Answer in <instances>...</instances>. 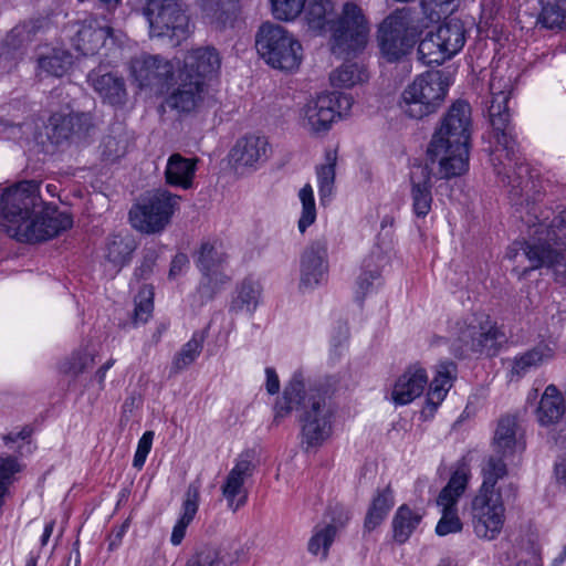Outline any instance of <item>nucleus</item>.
I'll return each instance as SVG.
<instances>
[{
  "instance_id": "f257e3e1",
  "label": "nucleus",
  "mask_w": 566,
  "mask_h": 566,
  "mask_svg": "<svg viewBox=\"0 0 566 566\" xmlns=\"http://www.w3.org/2000/svg\"><path fill=\"white\" fill-rule=\"evenodd\" d=\"M0 222L15 240L36 243L60 235L73 226L70 213L46 205L35 181H22L0 196Z\"/></svg>"
},
{
  "instance_id": "f03ea898",
  "label": "nucleus",
  "mask_w": 566,
  "mask_h": 566,
  "mask_svg": "<svg viewBox=\"0 0 566 566\" xmlns=\"http://www.w3.org/2000/svg\"><path fill=\"white\" fill-rule=\"evenodd\" d=\"M512 90V76H505L500 70L494 71L490 81L492 99L489 116L497 147L491 160L496 176L504 186L510 187V195L514 200L528 191L532 181L530 168L517 150L516 135L510 123L507 102Z\"/></svg>"
},
{
  "instance_id": "7ed1b4c3",
  "label": "nucleus",
  "mask_w": 566,
  "mask_h": 566,
  "mask_svg": "<svg viewBox=\"0 0 566 566\" xmlns=\"http://www.w3.org/2000/svg\"><path fill=\"white\" fill-rule=\"evenodd\" d=\"M303 11L310 30L319 35L329 33L328 43L333 54L345 57L366 48L369 22L355 2H345L338 14L335 0H306Z\"/></svg>"
},
{
  "instance_id": "20e7f679",
  "label": "nucleus",
  "mask_w": 566,
  "mask_h": 566,
  "mask_svg": "<svg viewBox=\"0 0 566 566\" xmlns=\"http://www.w3.org/2000/svg\"><path fill=\"white\" fill-rule=\"evenodd\" d=\"M300 409L302 443L307 449L322 446L332 434L333 408L325 391L307 387L304 374L297 370L286 385L283 397L275 405V419Z\"/></svg>"
},
{
  "instance_id": "39448f33",
  "label": "nucleus",
  "mask_w": 566,
  "mask_h": 566,
  "mask_svg": "<svg viewBox=\"0 0 566 566\" xmlns=\"http://www.w3.org/2000/svg\"><path fill=\"white\" fill-rule=\"evenodd\" d=\"M452 83V76L447 71L423 72L402 90L398 102L399 108L412 119L428 117L442 107Z\"/></svg>"
},
{
  "instance_id": "423d86ee",
  "label": "nucleus",
  "mask_w": 566,
  "mask_h": 566,
  "mask_svg": "<svg viewBox=\"0 0 566 566\" xmlns=\"http://www.w3.org/2000/svg\"><path fill=\"white\" fill-rule=\"evenodd\" d=\"M428 23L407 8L398 9L379 25L377 41L381 54L389 61H398L407 55L417 38Z\"/></svg>"
},
{
  "instance_id": "0eeeda50",
  "label": "nucleus",
  "mask_w": 566,
  "mask_h": 566,
  "mask_svg": "<svg viewBox=\"0 0 566 566\" xmlns=\"http://www.w3.org/2000/svg\"><path fill=\"white\" fill-rule=\"evenodd\" d=\"M255 46L261 59L276 70L293 72L303 60V48L298 39L279 24H262L256 34Z\"/></svg>"
},
{
  "instance_id": "6e6552de",
  "label": "nucleus",
  "mask_w": 566,
  "mask_h": 566,
  "mask_svg": "<svg viewBox=\"0 0 566 566\" xmlns=\"http://www.w3.org/2000/svg\"><path fill=\"white\" fill-rule=\"evenodd\" d=\"M502 336L496 324L484 313H472L451 324L448 340L455 355L468 352L488 353L495 350Z\"/></svg>"
},
{
  "instance_id": "1a4fd4ad",
  "label": "nucleus",
  "mask_w": 566,
  "mask_h": 566,
  "mask_svg": "<svg viewBox=\"0 0 566 566\" xmlns=\"http://www.w3.org/2000/svg\"><path fill=\"white\" fill-rule=\"evenodd\" d=\"M353 104L354 98L349 94L319 93L300 108L298 123L311 134L326 133L337 118L349 114Z\"/></svg>"
},
{
  "instance_id": "9d476101",
  "label": "nucleus",
  "mask_w": 566,
  "mask_h": 566,
  "mask_svg": "<svg viewBox=\"0 0 566 566\" xmlns=\"http://www.w3.org/2000/svg\"><path fill=\"white\" fill-rule=\"evenodd\" d=\"M465 29L460 20L451 19L430 31L418 45L419 60L426 65H440L457 55L465 44Z\"/></svg>"
},
{
  "instance_id": "9b49d317",
  "label": "nucleus",
  "mask_w": 566,
  "mask_h": 566,
  "mask_svg": "<svg viewBox=\"0 0 566 566\" xmlns=\"http://www.w3.org/2000/svg\"><path fill=\"white\" fill-rule=\"evenodd\" d=\"M144 15L151 38L180 43L188 34L189 20L179 0H145Z\"/></svg>"
},
{
  "instance_id": "f8f14e48",
  "label": "nucleus",
  "mask_w": 566,
  "mask_h": 566,
  "mask_svg": "<svg viewBox=\"0 0 566 566\" xmlns=\"http://www.w3.org/2000/svg\"><path fill=\"white\" fill-rule=\"evenodd\" d=\"M180 197L167 190H156L140 200L129 211L133 227L145 233L161 231L170 221Z\"/></svg>"
},
{
  "instance_id": "ddd939ff",
  "label": "nucleus",
  "mask_w": 566,
  "mask_h": 566,
  "mask_svg": "<svg viewBox=\"0 0 566 566\" xmlns=\"http://www.w3.org/2000/svg\"><path fill=\"white\" fill-rule=\"evenodd\" d=\"M503 495L475 493L470 500L468 514L472 532L481 541H494L506 521Z\"/></svg>"
},
{
  "instance_id": "4468645a",
  "label": "nucleus",
  "mask_w": 566,
  "mask_h": 566,
  "mask_svg": "<svg viewBox=\"0 0 566 566\" xmlns=\"http://www.w3.org/2000/svg\"><path fill=\"white\" fill-rule=\"evenodd\" d=\"M428 157L440 179H452L469 170V144L431 138Z\"/></svg>"
},
{
  "instance_id": "2eb2a0df",
  "label": "nucleus",
  "mask_w": 566,
  "mask_h": 566,
  "mask_svg": "<svg viewBox=\"0 0 566 566\" xmlns=\"http://www.w3.org/2000/svg\"><path fill=\"white\" fill-rule=\"evenodd\" d=\"M271 145L263 135L248 134L240 137L229 153V161L240 174L255 171L270 157Z\"/></svg>"
},
{
  "instance_id": "dca6fc26",
  "label": "nucleus",
  "mask_w": 566,
  "mask_h": 566,
  "mask_svg": "<svg viewBox=\"0 0 566 566\" xmlns=\"http://www.w3.org/2000/svg\"><path fill=\"white\" fill-rule=\"evenodd\" d=\"M253 470L251 457L248 453L240 454L224 478L221 492L231 511L235 512L245 505L249 493L245 483L252 476Z\"/></svg>"
},
{
  "instance_id": "f3484780",
  "label": "nucleus",
  "mask_w": 566,
  "mask_h": 566,
  "mask_svg": "<svg viewBox=\"0 0 566 566\" xmlns=\"http://www.w3.org/2000/svg\"><path fill=\"white\" fill-rule=\"evenodd\" d=\"M471 126V107L469 103L460 99L448 108L432 138L469 144Z\"/></svg>"
},
{
  "instance_id": "a211bd4d",
  "label": "nucleus",
  "mask_w": 566,
  "mask_h": 566,
  "mask_svg": "<svg viewBox=\"0 0 566 566\" xmlns=\"http://www.w3.org/2000/svg\"><path fill=\"white\" fill-rule=\"evenodd\" d=\"M90 113H54L46 125V135L54 144L72 138H84L93 128Z\"/></svg>"
},
{
  "instance_id": "6ab92c4d",
  "label": "nucleus",
  "mask_w": 566,
  "mask_h": 566,
  "mask_svg": "<svg viewBox=\"0 0 566 566\" xmlns=\"http://www.w3.org/2000/svg\"><path fill=\"white\" fill-rule=\"evenodd\" d=\"M531 269H552L555 281L566 285V248L564 243H530L525 251Z\"/></svg>"
},
{
  "instance_id": "aec40b11",
  "label": "nucleus",
  "mask_w": 566,
  "mask_h": 566,
  "mask_svg": "<svg viewBox=\"0 0 566 566\" xmlns=\"http://www.w3.org/2000/svg\"><path fill=\"white\" fill-rule=\"evenodd\" d=\"M327 244L324 241H315L302 254L300 287L302 290L317 287L327 280Z\"/></svg>"
},
{
  "instance_id": "412c9836",
  "label": "nucleus",
  "mask_w": 566,
  "mask_h": 566,
  "mask_svg": "<svg viewBox=\"0 0 566 566\" xmlns=\"http://www.w3.org/2000/svg\"><path fill=\"white\" fill-rule=\"evenodd\" d=\"M130 75L139 87L164 85L174 73L172 64L158 55H140L132 60Z\"/></svg>"
},
{
  "instance_id": "4be33fe9",
  "label": "nucleus",
  "mask_w": 566,
  "mask_h": 566,
  "mask_svg": "<svg viewBox=\"0 0 566 566\" xmlns=\"http://www.w3.org/2000/svg\"><path fill=\"white\" fill-rule=\"evenodd\" d=\"M221 67V59L216 49L206 46L189 51L184 59L179 74L186 80H206L216 76Z\"/></svg>"
},
{
  "instance_id": "5701e85b",
  "label": "nucleus",
  "mask_w": 566,
  "mask_h": 566,
  "mask_svg": "<svg viewBox=\"0 0 566 566\" xmlns=\"http://www.w3.org/2000/svg\"><path fill=\"white\" fill-rule=\"evenodd\" d=\"M409 195L411 209L417 218H426L433 205L432 169L428 166H417L410 171Z\"/></svg>"
},
{
  "instance_id": "b1692460",
  "label": "nucleus",
  "mask_w": 566,
  "mask_h": 566,
  "mask_svg": "<svg viewBox=\"0 0 566 566\" xmlns=\"http://www.w3.org/2000/svg\"><path fill=\"white\" fill-rule=\"evenodd\" d=\"M554 357V346L548 342H539L510 359L509 377L511 380H520L553 360Z\"/></svg>"
},
{
  "instance_id": "393cba45",
  "label": "nucleus",
  "mask_w": 566,
  "mask_h": 566,
  "mask_svg": "<svg viewBox=\"0 0 566 566\" xmlns=\"http://www.w3.org/2000/svg\"><path fill=\"white\" fill-rule=\"evenodd\" d=\"M428 384V375L418 364L409 366L396 380L390 400L396 406H405L420 397Z\"/></svg>"
},
{
  "instance_id": "a878e982",
  "label": "nucleus",
  "mask_w": 566,
  "mask_h": 566,
  "mask_svg": "<svg viewBox=\"0 0 566 566\" xmlns=\"http://www.w3.org/2000/svg\"><path fill=\"white\" fill-rule=\"evenodd\" d=\"M387 263L388 259L379 248H375L364 258L361 272L354 286V296L357 302L361 303L380 284L381 271Z\"/></svg>"
},
{
  "instance_id": "bb28decb",
  "label": "nucleus",
  "mask_w": 566,
  "mask_h": 566,
  "mask_svg": "<svg viewBox=\"0 0 566 566\" xmlns=\"http://www.w3.org/2000/svg\"><path fill=\"white\" fill-rule=\"evenodd\" d=\"M112 35V29L105 19H90L80 24L72 38L74 48L83 55H93Z\"/></svg>"
},
{
  "instance_id": "cd10ccee",
  "label": "nucleus",
  "mask_w": 566,
  "mask_h": 566,
  "mask_svg": "<svg viewBox=\"0 0 566 566\" xmlns=\"http://www.w3.org/2000/svg\"><path fill=\"white\" fill-rule=\"evenodd\" d=\"M493 449L502 458H511L524 451V434L514 417L499 420L493 436Z\"/></svg>"
},
{
  "instance_id": "c85d7f7f",
  "label": "nucleus",
  "mask_w": 566,
  "mask_h": 566,
  "mask_svg": "<svg viewBox=\"0 0 566 566\" xmlns=\"http://www.w3.org/2000/svg\"><path fill=\"white\" fill-rule=\"evenodd\" d=\"M180 83L167 97V105L179 113L197 111L203 103L205 84L199 80H186L179 74Z\"/></svg>"
},
{
  "instance_id": "c756f323",
  "label": "nucleus",
  "mask_w": 566,
  "mask_h": 566,
  "mask_svg": "<svg viewBox=\"0 0 566 566\" xmlns=\"http://www.w3.org/2000/svg\"><path fill=\"white\" fill-rule=\"evenodd\" d=\"M73 63L72 55L66 50L50 44L36 49L38 74L62 77Z\"/></svg>"
},
{
  "instance_id": "7c9ffc66",
  "label": "nucleus",
  "mask_w": 566,
  "mask_h": 566,
  "mask_svg": "<svg viewBox=\"0 0 566 566\" xmlns=\"http://www.w3.org/2000/svg\"><path fill=\"white\" fill-rule=\"evenodd\" d=\"M87 81L105 103L122 105L125 102L127 95L125 82L115 73L94 70L90 72Z\"/></svg>"
},
{
  "instance_id": "2f4dec72",
  "label": "nucleus",
  "mask_w": 566,
  "mask_h": 566,
  "mask_svg": "<svg viewBox=\"0 0 566 566\" xmlns=\"http://www.w3.org/2000/svg\"><path fill=\"white\" fill-rule=\"evenodd\" d=\"M263 286L254 279L247 277L240 282L230 303V312L252 316L262 303Z\"/></svg>"
},
{
  "instance_id": "473e14b6",
  "label": "nucleus",
  "mask_w": 566,
  "mask_h": 566,
  "mask_svg": "<svg viewBox=\"0 0 566 566\" xmlns=\"http://www.w3.org/2000/svg\"><path fill=\"white\" fill-rule=\"evenodd\" d=\"M197 163V158H186L180 154L171 155L167 160L165 169L167 184L182 189L191 188Z\"/></svg>"
},
{
  "instance_id": "72a5a7b5",
  "label": "nucleus",
  "mask_w": 566,
  "mask_h": 566,
  "mask_svg": "<svg viewBox=\"0 0 566 566\" xmlns=\"http://www.w3.org/2000/svg\"><path fill=\"white\" fill-rule=\"evenodd\" d=\"M472 478L470 465L464 462H458L450 475L447 485L440 491L437 497V504L453 505L457 504L464 494Z\"/></svg>"
},
{
  "instance_id": "f704fd0d",
  "label": "nucleus",
  "mask_w": 566,
  "mask_h": 566,
  "mask_svg": "<svg viewBox=\"0 0 566 566\" xmlns=\"http://www.w3.org/2000/svg\"><path fill=\"white\" fill-rule=\"evenodd\" d=\"M565 401L555 385H548L536 409V418L541 426H551L557 422L565 412Z\"/></svg>"
},
{
  "instance_id": "c9c22d12",
  "label": "nucleus",
  "mask_w": 566,
  "mask_h": 566,
  "mask_svg": "<svg viewBox=\"0 0 566 566\" xmlns=\"http://www.w3.org/2000/svg\"><path fill=\"white\" fill-rule=\"evenodd\" d=\"M199 507V486L190 484L187 488L185 500L182 502L180 516L177 520L170 536L174 546L181 544L186 535V530L193 521Z\"/></svg>"
},
{
  "instance_id": "e433bc0d",
  "label": "nucleus",
  "mask_w": 566,
  "mask_h": 566,
  "mask_svg": "<svg viewBox=\"0 0 566 566\" xmlns=\"http://www.w3.org/2000/svg\"><path fill=\"white\" fill-rule=\"evenodd\" d=\"M457 366L452 361H441L436 371V376L430 384L427 395V403L436 409L446 398L452 387L455 377Z\"/></svg>"
},
{
  "instance_id": "4c0bfd02",
  "label": "nucleus",
  "mask_w": 566,
  "mask_h": 566,
  "mask_svg": "<svg viewBox=\"0 0 566 566\" xmlns=\"http://www.w3.org/2000/svg\"><path fill=\"white\" fill-rule=\"evenodd\" d=\"M422 521V513L407 504L400 505L391 521L392 537L399 543H406Z\"/></svg>"
},
{
  "instance_id": "58836bf2",
  "label": "nucleus",
  "mask_w": 566,
  "mask_h": 566,
  "mask_svg": "<svg viewBox=\"0 0 566 566\" xmlns=\"http://www.w3.org/2000/svg\"><path fill=\"white\" fill-rule=\"evenodd\" d=\"M395 505V493L390 486L378 490L373 496L371 503L365 517V528L375 530L387 517Z\"/></svg>"
},
{
  "instance_id": "ea45409f",
  "label": "nucleus",
  "mask_w": 566,
  "mask_h": 566,
  "mask_svg": "<svg viewBox=\"0 0 566 566\" xmlns=\"http://www.w3.org/2000/svg\"><path fill=\"white\" fill-rule=\"evenodd\" d=\"M482 483L475 493L488 495H502V488L497 486L507 474V468L503 459L490 457L482 467Z\"/></svg>"
},
{
  "instance_id": "a19ab883",
  "label": "nucleus",
  "mask_w": 566,
  "mask_h": 566,
  "mask_svg": "<svg viewBox=\"0 0 566 566\" xmlns=\"http://www.w3.org/2000/svg\"><path fill=\"white\" fill-rule=\"evenodd\" d=\"M367 81V70L357 62H345L329 74L331 85L337 88H352Z\"/></svg>"
},
{
  "instance_id": "79ce46f5",
  "label": "nucleus",
  "mask_w": 566,
  "mask_h": 566,
  "mask_svg": "<svg viewBox=\"0 0 566 566\" xmlns=\"http://www.w3.org/2000/svg\"><path fill=\"white\" fill-rule=\"evenodd\" d=\"M97 355L98 349L95 345L80 347L62 363L61 370L66 375L77 376L95 365Z\"/></svg>"
},
{
  "instance_id": "37998d69",
  "label": "nucleus",
  "mask_w": 566,
  "mask_h": 566,
  "mask_svg": "<svg viewBox=\"0 0 566 566\" xmlns=\"http://www.w3.org/2000/svg\"><path fill=\"white\" fill-rule=\"evenodd\" d=\"M336 534L337 527L334 524L317 525L308 541V552L321 559H326Z\"/></svg>"
},
{
  "instance_id": "c03bdc74",
  "label": "nucleus",
  "mask_w": 566,
  "mask_h": 566,
  "mask_svg": "<svg viewBox=\"0 0 566 566\" xmlns=\"http://www.w3.org/2000/svg\"><path fill=\"white\" fill-rule=\"evenodd\" d=\"M105 259L113 265L119 269L126 264L130 253L134 250L133 241L128 237L113 235L106 243Z\"/></svg>"
},
{
  "instance_id": "a18cd8bd",
  "label": "nucleus",
  "mask_w": 566,
  "mask_h": 566,
  "mask_svg": "<svg viewBox=\"0 0 566 566\" xmlns=\"http://www.w3.org/2000/svg\"><path fill=\"white\" fill-rule=\"evenodd\" d=\"M538 20L548 29L566 28V0H542Z\"/></svg>"
},
{
  "instance_id": "49530a36",
  "label": "nucleus",
  "mask_w": 566,
  "mask_h": 566,
  "mask_svg": "<svg viewBox=\"0 0 566 566\" xmlns=\"http://www.w3.org/2000/svg\"><path fill=\"white\" fill-rule=\"evenodd\" d=\"M336 155L328 153L326 163L316 169L321 202L324 203L333 193L335 185Z\"/></svg>"
},
{
  "instance_id": "de8ad7c7",
  "label": "nucleus",
  "mask_w": 566,
  "mask_h": 566,
  "mask_svg": "<svg viewBox=\"0 0 566 566\" xmlns=\"http://www.w3.org/2000/svg\"><path fill=\"white\" fill-rule=\"evenodd\" d=\"M298 200L302 209L297 221V228L301 233H304L316 220V205L314 190L310 184L304 185L298 191Z\"/></svg>"
},
{
  "instance_id": "09e8293b",
  "label": "nucleus",
  "mask_w": 566,
  "mask_h": 566,
  "mask_svg": "<svg viewBox=\"0 0 566 566\" xmlns=\"http://www.w3.org/2000/svg\"><path fill=\"white\" fill-rule=\"evenodd\" d=\"M227 255L219 247L211 243H203L199 250L197 266L201 273H209L213 270H223Z\"/></svg>"
},
{
  "instance_id": "8fccbe9b",
  "label": "nucleus",
  "mask_w": 566,
  "mask_h": 566,
  "mask_svg": "<svg viewBox=\"0 0 566 566\" xmlns=\"http://www.w3.org/2000/svg\"><path fill=\"white\" fill-rule=\"evenodd\" d=\"M440 509L441 518L436 526V533L439 536L460 533L463 530V523L458 513V505L437 504Z\"/></svg>"
},
{
  "instance_id": "3c124183",
  "label": "nucleus",
  "mask_w": 566,
  "mask_h": 566,
  "mask_svg": "<svg viewBox=\"0 0 566 566\" xmlns=\"http://www.w3.org/2000/svg\"><path fill=\"white\" fill-rule=\"evenodd\" d=\"M201 274L202 277L197 290L201 301L211 300L230 280L224 270H213Z\"/></svg>"
},
{
  "instance_id": "603ef678",
  "label": "nucleus",
  "mask_w": 566,
  "mask_h": 566,
  "mask_svg": "<svg viewBox=\"0 0 566 566\" xmlns=\"http://www.w3.org/2000/svg\"><path fill=\"white\" fill-rule=\"evenodd\" d=\"M154 311V290L149 285H144L135 297L134 323H146Z\"/></svg>"
},
{
  "instance_id": "864d4df0",
  "label": "nucleus",
  "mask_w": 566,
  "mask_h": 566,
  "mask_svg": "<svg viewBox=\"0 0 566 566\" xmlns=\"http://www.w3.org/2000/svg\"><path fill=\"white\" fill-rule=\"evenodd\" d=\"M201 349L202 345L198 339L191 338L189 342H187L172 360V371L179 373L190 366L200 355Z\"/></svg>"
},
{
  "instance_id": "5fc2aeb1",
  "label": "nucleus",
  "mask_w": 566,
  "mask_h": 566,
  "mask_svg": "<svg viewBox=\"0 0 566 566\" xmlns=\"http://www.w3.org/2000/svg\"><path fill=\"white\" fill-rule=\"evenodd\" d=\"M270 1H271L272 13L275 19L281 20V21H293L303 11L306 0H270Z\"/></svg>"
},
{
  "instance_id": "6e6d98bb",
  "label": "nucleus",
  "mask_w": 566,
  "mask_h": 566,
  "mask_svg": "<svg viewBox=\"0 0 566 566\" xmlns=\"http://www.w3.org/2000/svg\"><path fill=\"white\" fill-rule=\"evenodd\" d=\"M453 0H422L421 10L424 15V20L428 22L438 21L441 15L448 14L452 11Z\"/></svg>"
},
{
  "instance_id": "4d7b16f0",
  "label": "nucleus",
  "mask_w": 566,
  "mask_h": 566,
  "mask_svg": "<svg viewBox=\"0 0 566 566\" xmlns=\"http://www.w3.org/2000/svg\"><path fill=\"white\" fill-rule=\"evenodd\" d=\"M153 440H154L153 431H146L140 437V439L138 440V443H137V449L135 451L134 459H133L134 468L140 470L144 467L146 459L151 450Z\"/></svg>"
},
{
  "instance_id": "13d9d810",
  "label": "nucleus",
  "mask_w": 566,
  "mask_h": 566,
  "mask_svg": "<svg viewBox=\"0 0 566 566\" xmlns=\"http://www.w3.org/2000/svg\"><path fill=\"white\" fill-rule=\"evenodd\" d=\"M517 566H543L541 547L537 545H532L527 549L523 551Z\"/></svg>"
},
{
  "instance_id": "bf43d9fd",
  "label": "nucleus",
  "mask_w": 566,
  "mask_h": 566,
  "mask_svg": "<svg viewBox=\"0 0 566 566\" xmlns=\"http://www.w3.org/2000/svg\"><path fill=\"white\" fill-rule=\"evenodd\" d=\"M125 153V146L122 142L115 137L108 136L103 142V155L108 159H116L123 156Z\"/></svg>"
},
{
  "instance_id": "052dcab7",
  "label": "nucleus",
  "mask_w": 566,
  "mask_h": 566,
  "mask_svg": "<svg viewBox=\"0 0 566 566\" xmlns=\"http://www.w3.org/2000/svg\"><path fill=\"white\" fill-rule=\"evenodd\" d=\"M129 527L128 521L124 522L118 527L114 528L108 539V551H115L122 544L123 537Z\"/></svg>"
},
{
  "instance_id": "680f3d73",
  "label": "nucleus",
  "mask_w": 566,
  "mask_h": 566,
  "mask_svg": "<svg viewBox=\"0 0 566 566\" xmlns=\"http://www.w3.org/2000/svg\"><path fill=\"white\" fill-rule=\"evenodd\" d=\"M189 265L188 256L184 253L177 254L174 260L171 261L170 270H169V276L176 277L177 275L181 274Z\"/></svg>"
},
{
  "instance_id": "e2e57ef3",
  "label": "nucleus",
  "mask_w": 566,
  "mask_h": 566,
  "mask_svg": "<svg viewBox=\"0 0 566 566\" xmlns=\"http://www.w3.org/2000/svg\"><path fill=\"white\" fill-rule=\"evenodd\" d=\"M266 375V390L269 394L274 395L280 390V379L276 371L272 367H268L265 369Z\"/></svg>"
},
{
  "instance_id": "0e129e2a",
  "label": "nucleus",
  "mask_w": 566,
  "mask_h": 566,
  "mask_svg": "<svg viewBox=\"0 0 566 566\" xmlns=\"http://www.w3.org/2000/svg\"><path fill=\"white\" fill-rule=\"evenodd\" d=\"M555 478L559 484L566 486V458H563L556 462Z\"/></svg>"
},
{
  "instance_id": "69168bd1",
  "label": "nucleus",
  "mask_w": 566,
  "mask_h": 566,
  "mask_svg": "<svg viewBox=\"0 0 566 566\" xmlns=\"http://www.w3.org/2000/svg\"><path fill=\"white\" fill-rule=\"evenodd\" d=\"M115 360L108 359L105 364H103L95 373V379L97 380L101 387L104 386L105 377L107 371L113 367Z\"/></svg>"
},
{
  "instance_id": "338daca9",
  "label": "nucleus",
  "mask_w": 566,
  "mask_h": 566,
  "mask_svg": "<svg viewBox=\"0 0 566 566\" xmlns=\"http://www.w3.org/2000/svg\"><path fill=\"white\" fill-rule=\"evenodd\" d=\"M31 431L28 428L21 429L19 432H11L4 437L6 443L15 442L17 440H25L30 437Z\"/></svg>"
},
{
  "instance_id": "774afa93",
  "label": "nucleus",
  "mask_w": 566,
  "mask_h": 566,
  "mask_svg": "<svg viewBox=\"0 0 566 566\" xmlns=\"http://www.w3.org/2000/svg\"><path fill=\"white\" fill-rule=\"evenodd\" d=\"M55 522L50 521L45 524L42 536H41V545L45 546L54 531Z\"/></svg>"
}]
</instances>
